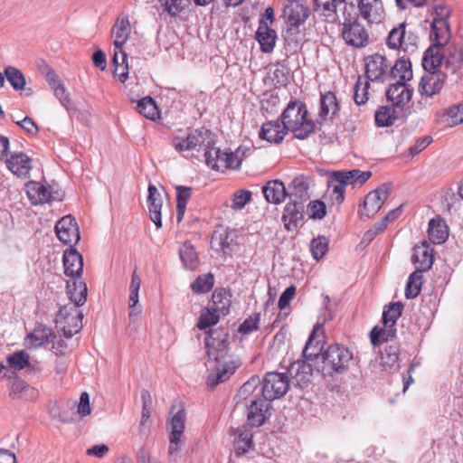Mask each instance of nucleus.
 Returning a JSON list of instances; mask_svg holds the SVG:
<instances>
[{"instance_id":"obj_47","label":"nucleus","mask_w":463,"mask_h":463,"mask_svg":"<svg viewBox=\"0 0 463 463\" xmlns=\"http://www.w3.org/2000/svg\"><path fill=\"white\" fill-rule=\"evenodd\" d=\"M176 190V218L177 222H181L188 201L192 196V188L187 186L177 185Z\"/></svg>"},{"instance_id":"obj_52","label":"nucleus","mask_w":463,"mask_h":463,"mask_svg":"<svg viewBox=\"0 0 463 463\" xmlns=\"http://www.w3.org/2000/svg\"><path fill=\"white\" fill-rule=\"evenodd\" d=\"M4 76L14 90H22L24 89L26 84L25 77L16 67L7 66L4 71Z\"/></svg>"},{"instance_id":"obj_34","label":"nucleus","mask_w":463,"mask_h":463,"mask_svg":"<svg viewBox=\"0 0 463 463\" xmlns=\"http://www.w3.org/2000/svg\"><path fill=\"white\" fill-rule=\"evenodd\" d=\"M412 261L417 265L416 269H420L421 272L431 268L433 264V250L426 241L414 247Z\"/></svg>"},{"instance_id":"obj_26","label":"nucleus","mask_w":463,"mask_h":463,"mask_svg":"<svg viewBox=\"0 0 463 463\" xmlns=\"http://www.w3.org/2000/svg\"><path fill=\"white\" fill-rule=\"evenodd\" d=\"M255 37L262 52L270 53L273 52L278 36L276 31L266 21H260Z\"/></svg>"},{"instance_id":"obj_29","label":"nucleus","mask_w":463,"mask_h":463,"mask_svg":"<svg viewBox=\"0 0 463 463\" xmlns=\"http://www.w3.org/2000/svg\"><path fill=\"white\" fill-rule=\"evenodd\" d=\"M411 110H403L394 106L380 108L375 112V123L378 127H390L396 119L407 118Z\"/></svg>"},{"instance_id":"obj_51","label":"nucleus","mask_w":463,"mask_h":463,"mask_svg":"<svg viewBox=\"0 0 463 463\" xmlns=\"http://www.w3.org/2000/svg\"><path fill=\"white\" fill-rule=\"evenodd\" d=\"M137 110L139 114L151 120H155L159 117L156 103L151 97L141 99L137 104Z\"/></svg>"},{"instance_id":"obj_38","label":"nucleus","mask_w":463,"mask_h":463,"mask_svg":"<svg viewBox=\"0 0 463 463\" xmlns=\"http://www.w3.org/2000/svg\"><path fill=\"white\" fill-rule=\"evenodd\" d=\"M339 111V104L336 96L332 91H327L320 96L319 118L326 120L333 118Z\"/></svg>"},{"instance_id":"obj_36","label":"nucleus","mask_w":463,"mask_h":463,"mask_svg":"<svg viewBox=\"0 0 463 463\" xmlns=\"http://www.w3.org/2000/svg\"><path fill=\"white\" fill-rule=\"evenodd\" d=\"M25 192L30 202L34 205L48 203L52 198L49 189L43 184L35 181H29L25 184Z\"/></svg>"},{"instance_id":"obj_19","label":"nucleus","mask_w":463,"mask_h":463,"mask_svg":"<svg viewBox=\"0 0 463 463\" xmlns=\"http://www.w3.org/2000/svg\"><path fill=\"white\" fill-rule=\"evenodd\" d=\"M58 239L64 244L74 245L80 241L77 222L71 215L62 217L55 225Z\"/></svg>"},{"instance_id":"obj_21","label":"nucleus","mask_w":463,"mask_h":463,"mask_svg":"<svg viewBox=\"0 0 463 463\" xmlns=\"http://www.w3.org/2000/svg\"><path fill=\"white\" fill-rule=\"evenodd\" d=\"M444 65L448 72L455 76V80H463V50L456 46L444 48Z\"/></svg>"},{"instance_id":"obj_8","label":"nucleus","mask_w":463,"mask_h":463,"mask_svg":"<svg viewBox=\"0 0 463 463\" xmlns=\"http://www.w3.org/2000/svg\"><path fill=\"white\" fill-rule=\"evenodd\" d=\"M81 311L75 306L61 307L56 316V324L66 338L72 337L82 328Z\"/></svg>"},{"instance_id":"obj_40","label":"nucleus","mask_w":463,"mask_h":463,"mask_svg":"<svg viewBox=\"0 0 463 463\" xmlns=\"http://www.w3.org/2000/svg\"><path fill=\"white\" fill-rule=\"evenodd\" d=\"M428 236L434 244H441L449 237V229L445 221L437 216L429 222Z\"/></svg>"},{"instance_id":"obj_16","label":"nucleus","mask_w":463,"mask_h":463,"mask_svg":"<svg viewBox=\"0 0 463 463\" xmlns=\"http://www.w3.org/2000/svg\"><path fill=\"white\" fill-rule=\"evenodd\" d=\"M412 94L413 88L403 81L390 84L386 90V97L392 105L403 110H411L407 104L411 99Z\"/></svg>"},{"instance_id":"obj_35","label":"nucleus","mask_w":463,"mask_h":463,"mask_svg":"<svg viewBox=\"0 0 463 463\" xmlns=\"http://www.w3.org/2000/svg\"><path fill=\"white\" fill-rule=\"evenodd\" d=\"M87 286L82 279H75L67 282V293L71 301L69 305L79 308L87 300Z\"/></svg>"},{"instance_id":"obj_53","label":"nucleus","mask_w":463,"mask_h":463,"mask_svg":"<svg viewBox=\"0 0 463 463\" xmlns=\"http://www.w3.org/2000/svg\"><path fill=\"white\" fill-rule=\"evenodd\" d=\"M451 14L450 7L442 1L433 2L430 5V17L431 22H442L445 24L449 23V18Z\"/></svg>"},{"instance_id":"obj_44","label":"nucleus","mask_w":463,"mask_h":463,"mask_svg":"<svg viewBox=\"0 0 463 463\" xmlns=\"http://www.w3.org/2000/svg\"><path fill=\"white\" fill-rule=\"evenodd\" d=\"M255 448L252 431L249 429L240 430L234 441V455L240 458Z\"/></svg>"},{"instance_id":"obj_50","label":"nucleus","mask_w":463,"mask_h":463,"mask_svg":"<svg viewBox=\"0 0 463 463\" xmlns=\"http://www.w3.org/2000/svg\"><path fill=\"white\" fill-rule=\"evenodd\" d=\"M375 362L383 370H392L398 366V354L395 349H379Z\"/></svg>"},{"instance_id":"obj_33","label":"nucleus","mask_w":463,"mask_h":463,"mask_svg":"<svg viewBox=\"0 0 463 463\" xmlns=\"http://www.w3.org/2000/svg\"><path fill=\"white\" fill-rule=\"evenodd\" d=\"M262 193L266 201L269 203L279 204L288 197V189L283 182L279 180H270L262 187Z\"/></svg>"},{"instance_id":"obj_24","label":"nucleus","mask_w":463,"mask_h":463,"mask_svg":"<svg viewBox=\"0 0 463 463\" xmlns=\"http://www.w3.org/2000/svg\"><path fill=\"white\" fill-rule=\"evenodd\" d=\"M43 73L45 80L52 90L56 99H59L62 107H64L66 109H69L71 106L70 94L60 77L53 70L50 68H47L46 71Z\"/></svg>"},{"instance_id":"obj_43","label":"nucleus","mask_w":463,"mask_h":463,"mask_svg":"<svg viewBox=\"0 0 463 463\" xmlns=\"http://www.w3.org/2000/svg\"><path fill=\"white\" fill-rule=\"evenodd\" d=\"M390 76L397 81L407 82L412 79L411 62L409 58L402 57L390 69Z\"/></svg>"},{"instance_id":"obj_13","label":"nucleus","mask_w":463,"mask_h":463,"mask_svg":"<svg viewBox=\"0 0 463 463\" xmlns=\"http://www.w3.org/2000/svg\"><path fill=\"white\" fill-rule=\"evenodd\" d=\"M364 61L367 80L383 81L390 75L391 64L383 55L374 53L366 57Z\"/></svg>"},{"instance_id":"obj_41","label":"nucleus","mask_w":463,"mask_h":463,"mask_svg":"<svg viewBox=\"0 0 463 463\" xmlns=\"http://www.w3.org/2000/svg\"><path fill=\"white\" fill-rule=\"evenodd\" d=\"M339 179L333 172L327 181V191L326 198H329L332 204H340L345 200V184L343 182H338Z\"/></svg>"},{"instance_id":"obj_59","label":"nucleus","mask_w":463,"mask_h":463,"mask_svg":"<svg viewBox=\"0 0 463 463\" xmlns=\"http://www.w3.org/2000/svg\"><path fill=\"white\" fill-rule=\"evenodd\" d=\"M402 305L401 302L391 304L383 313V324L391 325L395 327L396 322L402 316Z\"/></svg>"},{"instance_id":"obj_32","label":"nucleus","mask_w":463,"mask_h":463,"mask_svg":"<svg viewBox=\"0 0 463 463\" xmlns=\"http://www.w3.org/2000/svg\"><path fill=\"white\" fill-rule=\"evenodd\" d=\"M444 46L433 45L424 52L422 57V67L425 71H440L439 67L444 60Z\"/></svg>"},{"instance_id":"obj_3","label":"nucleus","mask_w":463,"mask_h":463,"mask_svg":"<svg viewBox=\"0 0 463 463\" xmlns=\"http://www.w3.org/2000/svg\"><path fill=\"white\" fill-rule=\"evenodd\" d=\"M288 378L284 373H268L262 382L257 386L255 380L246 382L240 389V393H254L255 398L262 396L267 401H274L283 397L288 390Z\"/></svg>"},{"instance_id":"obj_1","label":"nucleus","mask_w":463,"mask_h":463,"mask_svg":"<svg viewBox=\"0 0 463 463\" xmlns=\"http://www.w3.org/2000/svg\"><path fill=\"white\" fill-rule=\"evenodd\" d=\"M303 349L304 355L315 362V368L324 375L343 373L353 359L350 349Z\"/></svg>"},{"instance_id":"obj_48","label":"nucleus","mask_w":463,"mask_h":463,"mask_svg":"<svg viewBox=\"0 0 463 463\" xmlns=\"http://www.w3.org/2000/svg\"><path fill=\"white\" fill-rule=\"evenodd\" d=\"M325 321L326 318L322 321L320 317L318 318L304 347H324L326 345Z\"/></svg>"},{"instance_id":"obj_15","label":"nucleus","mask_w":463,"mask_h":463,"mask_svg":"<svg viewBox=\"0 0 463 463\" xmlns=\"http://www.w3.org/2000/svg\"><path fill=\"white\" fill-rule=\"evenodd\" d=\"M359 15L371 24H379L385 18L382 0H356Z\"/></svg>"},{"instance_id":"obj_11","label":"nucleus","mask_w":463,"mask_h":463,"mask_svg":"<svg viewBox=\"0 0 463 463\" xmlns=\"http://www.w3.org/2000/svg\"><path fill=\"white\" fill-rule=\"evenodd\" d=\"M310 15V8L304 0H287L283 7V17L290 27H299Z\"/></svg>"},{"instance_id":"obj_58","label":"nucleus","mask_w":463,"mask_h":463,"mask_svg":"<svg viewBox=\"0 0 463 463\" xmlns=\"http://www.w3.org/2000/svg\"><path fill=\"white\" fill-rule=\"evenodd\" d=\"M328 250V240L322 235L314 238L310 242V252L316 260H320Z\"/></svg>"},{"instance_id":"obj_30","label":"nucleus","mask_w":463,"mask_h":463,"mask_svg":"<svg viewBox=\"0 0 463 463\" xmlns=\"http://www.w3.org/2000/svg\"><path fill=\"white\" fill-rule=\"evenodd\" d=\"M147 207L149 211L150 220L155 223L156 228L162 227L161 210L163 206L162 195L156 185L150 184L148 185Z\"/></svg>"},{"instance_id":"obj_62","label":"nucleus","mask_w":463,"mask_h":463,"mask_svg":"<svg viewBox=\"0 0 463 463\" xmlns=\"http://www.w3.org/2000/svg\"><path fill=\"white\" fill-rule=\"evenodd\" d=\"M220 317L221 315L219 313L208 307L205 310L202 311L197 323V327L203 330L214 326L219 322Z\"/></svg>"},{"instance_id":"obj_28","label":"nucleus","mask_w":463,"mask_h":463,"mask_svg":"<svg viewBox=\"0 0 463 463\" xmlns=\"http://www.w3.org/2000/svg\"><path fill=\"white\" fill-rule=\"evenodd\" d=\"M9 390L10 398L24 399L25 401H35L38 398V390L30 386L25 381L19 378L17 375L13 377Z\"/></svg>"},{"instance_id":"obj_17","label":"nucleus","mask_w":463,"mask_h":463,"mask_svg":"<svg viewBox=\"0 0 463 463\" xmlns=\"http://www.w3.org/2000/svg\"><path fill=\"white\" fill-rule=\"evenodd\" d=\"M446 78L442 71H425L419 82L418 92L423 97L439 94L444 87Z\"/></svg>"},{"instance_id":"obj_14","label":"nucleus","mask_w":463,"mask_h":463,"mask_svg":"<svg viewBox=\"0 0 463 463\" xmlns=\"http://www.w3.org/2000/svg\"><path fill=\"white\" fill-rule=\"evenodd\" d=\"M388 196L389 188L386 185H382L370 192L364 198L363 208L359 210L360 217L369 219L376 214Z\"/></svg>"},{"instance_id":"obj_54","label":"nucleus","mask_w":463,"mask_h":463,"mask_svg":"<svg viewBox=\"0 0 463 463\" xmlns=\"http://www.w3.org/2000/svg\"><path fill=\"white\" fill-rule=\"evenodd\" d=\"M422 284V272L420 269H415L408 279L406 288H405V296L407 298H416L420 292Z\"/></svg>"},{"instance_id":"obj_46","label":"nucleus","mask_w":463,"mask_h":463,"mask_svg":"<svg viewBox=\"0 0 463 463\" xmlns=\"http://www.w3.org/2000/svg\"><path fill=\"white\" fill-rule=\"evenodd\" d=\"M341 3L344 4L343 0H314L315 11L334 22L337 18V5Z\"/></svg>"},{"instance_id":"obj_5","label":"nucleus","mask_w":463,"mask_h":463,"mask_svg":"<svg viewBox=\"0 0 463 463\" xmlns=\"http://www.w3.org/2000/svg\"><path fill=\"white\" fill-rule=\"evenodd\" d=\"M173 146L176 151L184 156H194V152L204 154L211 146L215 145L214 135L206 128H198L191 131L186 137H175L173 138Z\"/></svg>"},{"instance_id":"obj_57","label":"nucleus","mask_w":463,"mask_h":463,"mask_svg":"<svg viewBox=\"0 0 463 463\" xmlns=\"http://www.w3.org/2000/svg\"><path fill=\"white\" fill-rule=\"evenodd\" d=\"M164 12L176 17L189 5V0H158Z\"/></svg>"},{"instance_id":"obj_2","label":"nucleus","mask_w":463,"mask_h":463,"mask_svg":"<svg viewBox=\"0 0 463 463\" xmlns=\"http://www.w3.org/2000/svg\"><path fill=\"white\" fill-rule=\"evenodd\" d=\"M228 351L229 349H206L208 361L205 364L209 372L206 383L211 389L229 379L240 365L239 360Z\"/></svg>"},{"instance_id":"obj_22","label":"nucleus","mask_w":463,"mask_h":463,"mask_svg":"<svg viewBox=\"0 0 463 463\" xmlns=\"http://www.w3.org/2000/svg\"><path fill=\"white\" fill-rule=\"evenodd\" d=\"M56 335L51 327L39 324L26 336L25 345L27 347H41L43 345H52L54 346Z\"/></svg>"},{"instance_id":"obj_9","label":"nucleus","mask_w":463,"mask_h":463,"mask_svg":"<svg viewBox=\"0 0 463 463\" xmlns=\"http://www.w3.org/2000/svg\"><path fill=\"white\" fill-rule=\"evenodd\" d=\"M11 374L4 373V377L11 380L16 373L25 370L27 374H38L43 371L41 363L32 360L29 354L24 349H19L6 357Z\"/></svg>"},{"instance_id":"obj_27","label":"nucleus","mask_w":463,"mask_h":463,"mask_svg":"<svg viewBox=\"0 0 463 463\" xmlns=\"http://www.w3.org/2000/svg\"><path fill=\"white\" fill-rule=\"evenodd\" d=\"M313 185V180L305 175L295 177L288 188L289 200L299 202L306 201L310 197L309 189Z\"/></svg>"},{"instance_id":"obj_64","label":"nucleus","mask_w":463,"mask_h":463,"mask_svg":"<svg viewBox=\"0 0 463 463\" xmlns=\"http://www.w3.org/2000/svg\"><path fill=\"white\" fill-rule=\"evenodd\" d=\"M307 214L311 219L321 220L326 215V206L320 200L311 201L307 204Z\"/></svg>"},{"instance_id":"obj_60","label":"nucleus","mask_w":463,"mask_h":463,"mask_svg":"<svg viewBox=\"0 0 463 463\" xmlns=\"http://www.w3.org/2000/svg\"><path fill=\"white\" fill-rule=\"evenodd\" d=\"M214 283L213 275L207 273L203 276H199L192 284L191 288L194 293L201 294L209 292Z\"/></svg>"},{"instance_id":"obj_7","label":"nucleus","mask_w":463,"mask_h":463,"mask_svg":"<svg viewBox=\"0 0 463 463\" xmlns=\"http://www.w3.org/2000/svg\"><path fill=\"white\" fill-rule=\"evenodd\" d=\"M405 23L393 27L386 38V45L392 50L412 53L418 48L419 36L412 31H407Z\"/></svg>"},{"instance_id":"obj_61","label":"nucleus","mask_w":463,"mask_h":463,"mask_svg":"<svg viewBox=\"0 0 463 463\" xmlns=\"http://www.w3.org/2000/svg\"><path fill=\"white\" fill-rule=\"evenodd\" d=\"M369 80L358 77L354 89V99L357 105H364L368 100Z\"/></svg>"},{"instance_id":"obj_23","label":"nucleus","mask_w":463,"mask_h":463,"mask_svg":"<svg viewBox=\"0 0 463 463\" xmlns=\"http://www.w3.org/2000/svg\"><path fill=\"white\" fill-rule=\"evenodd\" d=\"M62 260L64 274L71 278L70 280L81 279L83 270V259L82 256L75 249L66 250L63 253Z\"/></svg>"},{"instance_id":"obj_6","label":"nucleus","mask_w":463,"mask_h":463,"mask_svg":"<svg viewBox=\"0 0 463 463\" xmlns=\"http://www.w3.org/2000/svg\"><path fill=\"white\" fill-rule=\"evenodd\" d=\"M247 148L239 146L234 152L222 151L214 145L207 148L203 154L206 165L217 171L240 168Z\"/></svg>"},{"instance_id":"obj_45","label":"nucleus","mask_w":463,"mask_h":463,"mask_svg":"<svg viewBox=\"0 0 463 463\" xmlns=\"http://www.w3.org/2000/svg\"><path fill=\"white\" fill-rule=\"evenodd\" d=\"M396 336V327L391 325L374 326L370 333L371 343L373 345H380L392 340Z\"/></svg>"},{"instance_id":"obj_37","label":"nucleus","mask_w":463,"mask_h":463,"mask_svg":"<svg viewBox=\"0 0 463 463\" xmlns=\"http://www.w3.org/2000/svg\"><path fill=\"white\" fill-rule=\"evenodd\" d=\"M429 37L431 44L446 47L451 38L449 24L431 22Z\"/></svg>"},{"instance_id":"obj_31","label":"nucleus","mask_w":463,"mask_h":463,"mask_svg":"<svg viewBox=\"0 0 463 463\" xmlns=\"http://www.w3.org/2000/svg\"><path fill=\"white\" fill-rule=\"evenodd\" d=\"M288 132L282 121H269L262 125L260 137L270 143L279 144L282 142Z\"/></svg>"},{"instance_id":"obj_18","label":"nucleus","mask_w":463,"mask_h":463,"mask_svg":"<svg viewBox=\"0 0 463 463\" xmlns=\"http://www.w3.org/2000/svg\"><path fill=\"white\" fill-rule=\"evenodd\" d=\"M303 359H298L289 364L288 373L290 377L300 386H306L312 377V372L315 368V362L308 360L302 353Z\"/></svg>"},{"instance_id":"obj_63","label":"nucleus","mask_w":463,"mask_h":463,"mask_svg":"<svg viewBox=\"0 0 463 463\" xmlns=\"http://www.w3.org/2000/svg\"><path fill=\"white\" fill-rule=\"evenodd\" d=\"M448 126L454 127L463 124V102L450 106L445 113Z\"/></svg>"},{"instance_id":"obj_20","label":"nucleus","mask_w":463,"mask_h":463,"mask_svg":"<svg viewBox=\"0 0 463 463\" xmlns=\"http://www.w3.org/2000/svg\"><path fill=\"white\" fill-rule=\"evenodd\" d=\"M6 167L19 178H28L33 168L32 158L23 152L12 153L5 160Z\"/></svg>"},{"instance_id":"obj_25","label":"nucleus","mask_w":463,"mask_h":463,"mask_svg":"<svg viewBox=\"0 0 463 463\" xmlns=\"http://www.w3.org/2000/svg\"><path fill=\"white\" fill-rule=\"evenodd\" d=\"M303 203L297 200H290L284 208L282 221L287 230L298 228L303 221Z\"/></svg>"},{"instance_id":"obj_12","label":"nucleus","mask_w":463,"mask_h":463,"mask_svg":"<svg viewBox=\"0 0 463 463\" xmlns=\"http://www.w3.org/2000/svg\"><path fill=\"white\" fill-rule=\"evenodd\" d=\"M247 419L249 424L252 427H260L263 425L271 416V413L269 412V401H267L262 396L255 398L254 393H252L247 402Z\"/></svg>"},{"instance_id":"obj_10","label":"nucleus","mask_w":463,"mask_h":463,"mask_svg":"<svg viewBox=\"0 0 463 463\" xmlns=\"http://www.w3.org/2000/svg\"><path fill=\"white\" fill-rule=\"evenodd\" d=\"M341 34L346 44L355 48L364 47L369 43L367 30L355 17L345 18Z\"/></svg>"},{"instance_id":"obj_56","label":"nucleus","mask_w":463,"mask_h":463,"mask_svg":"<svg viewBox=\"0 0 463 463\" xmlns=\"http://www.w3.org/2000/svg\"><path fill=\"white\" fill-rule=\"evenodd\" d=\"M179 255L184 265L189 269H194L197 266V255L191 243L185 242L179 250Z\"/></svg>"},{"instance_id":"obj_55","label":"nucleus","mask_w":463,"mask_h":463,"mask_svg":"<svg viewBox=\"0 0 463 463\" xmlns=\"http://www.w3.org/2000/svg\"><path fill=\"white\" fill-rule=\"evenodd\" d=\"M184 423H185V412L184 410H179L171 419L170 421V435L169 437H173L172 442L177 439L178 437L181 438L182 434L184 430Z\"/></svg>"},{"instance_id":"obj_4","label":"nucleus","mask_w":463,"mask_h":463,"mask_svg":"<svg viewBox=\"0 0 463 463\" xmlns=\"http://www.w3.org/2000/svg\"><path fill=\"white\" fill-rule=\"evenodd\" d=\"M308 111L304 102L290 100L281 114V120L288 131L298 139H305L314 132L316 124L307 118Z\"/></svg>"},{"instance_id":"obj_49","label":"nucleus","mask_w":463,"mask_h":463,"mask_svg":"<svg viewBox=\"0 0 463 463\" xmlns=\"http://www.w3.org/2000/svg\"><path fill=\"white\" fill-rule=\"evenodd\" d=\"M231 300L227 293L223 290H215L212 296V303L209 306L213 310L219 313L221 316H225L229 313Z\"/></svg>"},{"instance_id":"obj_39","label":"nucleus","mask_w":463,"mask_h":463,"mask_svg":"<svg viewBox=\"0 0 463 463\" xmlns=\"http://www.w3.org/2000/svg\"><path fill=\"white\" fill-rule=\"evenodd\" d=\"M131 32V26L128 15L119 16L112 27V37L114 38V47H123L128 41Z\"/></svg>"},{"instance_id":"obj_42","label":"nucleus","mask_w":463,"mask_h":463,"mask_svg":"<svg viewBox=\"0 0 463 463\" xmlns=\"http://www.w3.org/2000/svg\"><path fill=\"white\" fill-rule=\"evenodd\" d=\"M338 182H343L345 185H362L372 175L370 171H361L359 169H353L349 171H335L334 172Z\"/></svg>"}]
</instances>
